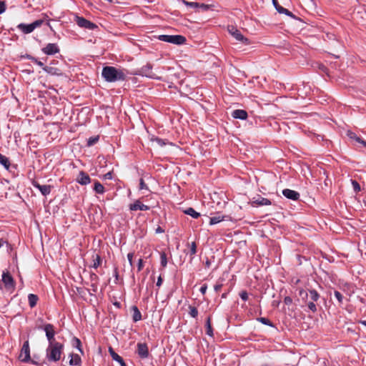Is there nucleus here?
Listing matches in <instances>:
<instances>
[{
  "label": "nucleus",
  "instance_id": "obj_18",
  "mask_svg": "<svg viewBox=\"0 0 366 366\" xmlns=\"http://www.w3.org/2000/svg\"><path fill=\"white\" fill-rule=\"evenodd\" d=\"M186 41V38L182 35H171L169 43L176 44V45H182L184 44Z\"/></svg>",
  "mask_w": 366,
  "mask_h": 366
},
{
  "label": "nucleus",
  "instance_id": "obj_45",
  "mask_svg": "<svg viewBox=\"0 0 366 366\" xmlns=\"http://www.w3.org/2000/svg\"><path fill=\"white\" fill-rule=\"evenodd\" d=\"M213 6L209 4H199V7L202 9L203 11H207L209 9H211Z\"/></svg>",
  "mask_w": 366,
  "mask_h": 366
},
{
  "label": "nucleus",
  "instance_id": "obj_47",
  "mask_svg": "<svg viewBox=\"0 0 366 366\" xmlns=\"http://www.w3.org/2000/svg\"><path fill=\"white\" fill-rule=\"evenodd\" d=\"M232 114H247V113L244 110L235 109L232 112Z\"/></svg>",
  "mask_w": 366,
  "mask_h": 366
},
{
  "label": "nucleus",
  "instance_id": "obj_23",
  "mask_svg": "<svg viewBox=\"0 0 366 366\" xmlns=\"http://www.w3.org/2000/svg\"><path fill=\"white\" fill-rule=\"evenodd\" d=\"M43 69L46 73H48L51 75H57L58 76L61 74L59 69L54 68V67H51V66H44Z\"/></svg>",
  "mask_w": 366,
  "mask_h": 366
},
{
  "label": "nucleus",
  "instance_id": "obj_33",
  "mask_svg": "<svg viewBox=\"0 0 366 366\" xmlns=\"http://www.w3.org/2000/svg\"><path fill=\"white\" fill-rule=\"evenodd\" d=\"M257 320V321L260 322L263 325H268L272 327H274V325L269 319H267L266 317H259Z\"/></svg>",
  "mask_w": 366,
  "mask_h": 366
},
{
  "label": "nucleus",
  "instance_id": "obj_2",
  "mask_svg": "<svg viewBox=\"0 0 366 366\" xmlns=\"http://www.w3.org/2000/svg\"><path fill=\"white\" fill-rule=\"evenodd\" d=\"M64 349V345L63 343L56 342L49 344L46 350V357L48 361L56 362L60 360Z\"/></svg>",
  "mask_w": 366,
  "mask_h": 366
},
{
  "label": "nucleus",
  "instance_id": "obj_39",
  "mask_svg": "<svg viewBox=\"0 0 366 366\" xmlns=\"http://www.w3.org/2000/svg\"><path fill=\"white\" fill-rule=\"evenodd\" d=\"M189 315L191 317H194V318H196L198 315V310L195 307H193L192 305H189Z\"/></svg>",
  "mask_w": 366,
  "mask_h": 366
},
{
  "label": "nucleus",
  "instance_id": "obj_16",
  "mask_svg": "<svg viewBox=\"0 0 366 366\" xmlns=\"http://www.w3.org/2000/svg\"><path fill=\"white\" fill-rule=\"evenodd\" d=\"M129 207L131 211H147L149 209V206L142 204L139 200H136L133 204H130Z\"/></svg>",
  "mask_w": 366,
  "mask_h": 366
},
{
  "label": "nucleus",
  "instance_id": "obj_21",
  "mask_svg": "<svg viewBox=\"0 0 366 366\" xmlns=\"http://www.w3.org/2000/svg\"><path fill=\"white\" fill-rule=\"evenodd\" d=\"M80 364H81L80 357L76 354H71V360L69 361V365H74V366H80Z\"/></svg>",
  "mask_w": 366,
  "mask_h": 366
},
{
  "label": "nucleus",
  "instance_id": "obj_24",
  "mask_svg": "<svg viewBox=\"0 0 366 366\" xmlns=\"http://www.w3.org/2000/svg\"><path fill=\"white\" fill-rule=\"evenodd\" d=\"M205 327H206V334L210 337H213V330L211 325V318L210 317H208L207 318L206 322H205Z\"/></svg>",
  "mask_w": 366,
  "mask_h": 366
},
{
  "label": "nucleus",
  "instance_id": "obj_27",
  "mask_svg": "<svg viewBox=\"0 0 366 366\" xmlns=\"http://www.w3.org/2000/svg\"><path fill=\"white\" fill-rule=\"evenodd\" d=\"M93 258V264L92 267L94 269L98 268L102 264V258L99 254H95L92 256Z\"/></svg>",
  "mask_w": 366,
  "mask_h": 366
},
{
  "label": "nucleus",
  "instance_id": "obj_51",
  "mask_svg": "<svg viewBox=\"0 0 366 366\" xmlns=\"http://www.w3.org/2000/svg\"><path fill=\"white\" fill-rule=\"evenodd\" d=\"M207 290V285L206 284H204L199 289L200 292L202 295H204Z\"/></svg>",
  "mask_w": 366,
  "mask_h": 366
},
{
  "label": "nucleus",
  "instance_id": "obj_60",
  "mask_svg": "<svg viewBox=\"0 0 366 366\" xmlns=\"http://www.w3.org/2000/svg\"><path fill=\"white\" fill-rule=\"evenodd\" d=\"M113 305H114L117 308H119H119H121V307H122L121 303H120L119 302H117V301H116V302H113Z\"/></svg>",
  "mask_w": 366,
  "mask_h": 366
},
{
  "label": "nucleus",
  "instance_id": "obj_19",
  "mask_svg": "<svg viewBox=\"0 0 366 366\" xmlns=\"http://www.w3.org/2000/svg\"><path fill=\"white\" fill-rule=\"evenodd\" d=\"M0 164L8 171H10L11 167L9 158L0 153ZM13 168L16 169L15 165L12 166Z\"/></svg>",
  "mask_w": 366,
  "mask_h": 366
},
{
  "label": "nucleus",
  "instance_id": "obj_28",
  "mask_svg": "<svg viewBox=\"0 0 366 366\" xmlns=\"http://www.w3.org/2000/svg\"><path fill=\"white\" fill-rule=\"evenodd\" d=\"M71 345L73 347H76L80 352L83 353L81 349V342L79 338L74 337L71 340Z\"/></svg>",
  "mask_w": 366,
  "mask_h": 366
},
{
  "label": "nucleus",
  "instance_id": "obj_42",
  "mask_svg": "<svg viewBox=\"0 0 366 366\" xmlns=\"http://www.w3.org/2000/svg\"><path fill=\"white\" fill-rule=\"evenodd\" d=\"M347 136L350 138V139H355L357 142V139H360V137H357V134L350 131V130H347Z\"/></svg>",
  "mask_w": 366,
  "mask_h": 366
},
{
  "label": "nucleus",
  "instance_id": "obj_55",
  "mask_svg": "<svg viewBox=\"0 0 366 366\" xmlns=\"http://www.w3.org/2000/svg\"><path fill=\"white\" fill-rule=\"evenodd\" d=\"M280 101L282 104H285V103H288V102H294V101L292 99H287V98L285 97H281L280 98Z\"/></svg>",
  "mask_w": 366,
  "mask_h": 366
},
{
  "label": "nucleus",
  "instance_id": "obj_20",
  "mask_svg": "<svg viewBox=\"0 0 366 366\" xmlns=\"http://www.w3.org/2000/svg\"><path fill=\"white\" fill-rule=\"evenodd\" d=\"M132 310L133 312V315H132V320L134 322H137L139 320H142V314L139 311V310L138 309V307L136 306V305H133L132 307Z\"/></svg>",
  "mask_w": 366,
  "mask_h": 366
},
{
  "label": "nucleus",
  "instance_id": "obj_3",
  "mask_svg": "<svg viewBox=\"0 0 366 366\" xmlns=\"http://www.w3.org/2000/svg\"><path fill=\"white\" fill-rule=\"evenodd\" d=\"M37 329L45 332V335L48 340L49 345L57 342L56 340L55 339V327L52 324L46 323L44 325H38Z\"/></svg>",
  "mask_w": 366,
  "mask_h": 366
},
{
  "label": "nucleus",
  "instance_id": "obj_30",
  "mask_svg": "<svg viewBox=\"0 0 366 366\" xmlns=\"http://www.w3.org/2000/svg\"><path fill=\"white\" fill-rule=\"evenodd\" d=\"M94 190L97 194H103L104 192V187L99 182L96 181L94 182Z\"/></svg>",
  "mask_w": 366,
  "mask_h": 366
},
{
  "label": "nucleus",
  "instance_id": "obj_57",
  "mask_svg": "<svg viewBox=\"0 0 366 366\" xmlns=\"http://www.w3.org/2000/svg\"><path fill=\"white\" fill-rule=\"evenodd\" d=\"M162 282H163V280H162V277H161V276H159V277H158V279H157V281L156 285H157V287H160V286L162 285Z\"/></svg>",
  "mask_w": 366,
  "mask_h": 366
},
{
  "label": "nucleus",
  "instance_id": "obj_63",
  "mask_svg": "<svg viewBox=\"0 0 366 366\" xmlns=\"http://www.w3.org/2000/svg\"><path fill=\"white\" fill-rule=\"evenodd\" d=\"M90 277H91V280H97L98 279V276L96 274H94V273H92Z\"/></svg>",
  "mask_w": 366,
  "mask_h": 366
},
{
  "label": "nucleus",
  "instance_id": "obj_44",
  "mask_svg": "<svg viewBox=\"0 0 366 366\" xmlns=\"http://www.w3.org/2000/svg\"><path fill=\"white\" fill-rule=\"evenodd\" d=\"M139 189L149 190L148 186L145 184V182L142 178H141L139 179Z\"/></svg>",
  "mask_w": 366,
  "mask_h": 366
},
{
  "label": "nucleus",
  "instance_id": "obj_31",
  "mask_svg": "<svg viewBox=\"0 0 366 366\" xmlns=\"http://www.w3.org/2000/svg\"><path fill=\"white\" fill-rule=\"evenodd\" d=\"M298 295L302 298V300L307 301L308 300V296H309V289H307V290L299 289Z\"/></svg>",
  "mask_w": 366,
  "mask_h": 366
},
{
  "label": "nucleus",
  "instance_id": "obj_43",
  "mask_svg": "<svg viewBox=\"0 0 366 366\" xmlns=\"http://www.w3.org/2000/svg\"><path fill=\"white\" fill-rule=\"evenodd\" d=\"M170 38H171V35H165V34L159 35L158 36L159 40H160L162 41H164V42H168V43H169V41H170Z\"/></svg>",
  "mask_w": 366,
  "mask_h": 366
},
{
  "label": "nucleus",
  "instance_id": "obj_64",
  "mask_svg": "<svg viewBox=\"0 0 366 366\" xmlns=\"http://www.w3.org/2000/svg\"><path fill=\"white\" fill-rule=\"evenodd\" d=\"M8 244V242L6 241H4L3 239H0V248L4 244Z\"/></svg>",
  "mask_w": 366,
  "mask_h": 366
},
{
  "label": "nucleus",
  "instance_id": "obj_50",
  "mask_svg": "<svg viewBox=\"0 0 366 366\" xmlns=\"http://www.w3.org/2000/svg\"><path fill=\"white\" fill-rule=\"evenodd\" d=\"M6 10V5L4 1H0V14L4 13Z\"/></svg>",
  "mask_w": 366,
  "mask_h": 366
},
{
  "label": "nucleus",
  "instance_id": "obj_4",
  "mask_svg": "<svg viewBox=\"0 0 366 366\" xmlns=\"http://www.w3.org/2000/svg\"><path fill=\"white\" fill-rule=\"evenodd\" d=\"M320 295L317 291L315 289H309L308 299L310 300L307 302V307L313 313L317 311V302L320 300Z\"/></svg>",
  "mask_w": 366,
  "mask_h": 366
},
{
  "label": "nucleus",
  "instance_id": "obj_59",
  "mask_svg": "<svg viewBox=\"0 0 366 366\" xmlns=\"http://www.w3.org/2000/svg\"><path fill=\"white\" fill-rule=\"evenodd\" d=\"M357 142L362 144L364 147H366V141H365L362 138L357 139Z\"/></svg>",
  "mask_w": 366,
  "mask_h": 366
},
{
  "label": "nucleus",
  "instance_id": "obj_13",
  "mask_svg": "<svg viewBox=\"0 0 366 366\" xmlns=\"http://www.w3.org/2000/svg\"><path fill=\"white\" fill-rule=\"evenodd\" d=\"M139 72L142 76H145L152 79L156 78L155 74L152 71V66L150 64H147L143 66L141 68Z\"/></svg>",
  "mask_w": 366,
  "mask_h": 366
},
{
  "label": "nucleus",
  "instance_id": "obj_54",
  "mask_svg": "<svg viewBox=\"0 0 366 366\" xmlns=\"http://www.w3.org/2000/svg\"><path fill=\"white\" fill-rule=\"evenodd\" d=\"M284 302L286 304V305H290L292 302V300L290 297H285V299H284Z\"/></svg>",
  "mask_w": 366,
  "mask_h": 366
},
{
  "label": "nucleus",
  "instance_id": "obj_17",
  "mask_svg": "<svg viewBox=\"0 0 366 366\" xmlns=\"http://www.w3.org/2000/svg\"><path fill=\"white\" fill-rule=\"evenodd\" d=\"M76 182L81 185H86L91 182V178L85 172L81 171L76 178Z\"/></svg>",
  "mask_w": 366,
  "mask_h": 366
},
{
  "label": "nucleus",
  "instance_id": "obj_5",
  "mask_svg": "<svg viewBox=\"0 0 366 366\" xmlns=\"http://www.w3.org/2000/svg\"><path fill=\"white\" fill-rule=\"evenodd\" d=\"M43 24V20H36L32 22L30 24H19L17 26V28L21 31L24 34H30L36 28L39 27Z\"/></svg>",
  "mask_w": 366,
  "mask_h": 366
},
{
  "label": "nucleus",
  "instance_id": "obj_29",
  "mask_svg": "<svg viewBox=\"0 0 366 366\" xmlns=\"http://www.w3.org/2000/svg\"><path fill=\"white\" fill-rule=\"evenodd\" d=\"M150 140L153 142H156L159 147L165 146L169 143L167 139H163L157 137H152Z\"/></svg>",
  "mask_w": 366,
  "mask_h": 366
},
{
  "label": "nucleus",
  "instance_id": "obj_11",
  "mask_svg": "<svg viewBox=\"0 0 366 366\" xmlns=\"http://www.w3.org/2000/svg\"><path fill=\"white\" fill-rule=\"evenodd\" d=\"M32 185L35 188L38 189L40 191V192L41 193V194L44 196H46V195L49 194L51 191V188H52V186H51V185H46V184L41 185L36 181H33Z\"/></svg>",
  "mask_w": 366,
  "mask_h": 366
},
{
  "label": "nucleus",
  "instance_id": "obj_8",
  "mask_svg": "<svg viewBox=\"0 0 366 366\" xmlns=\"http://www.w3.org/2000/svg\"><path fill=\"white\" fill-rule=\"evenodd\" d=\"M76 23L79 26L88 29L89 30H94V29L97 28V26L95 24L84 19V17L76 16Z\"/></svg>",
  "mask_w": 366,
  "mask_h": 366
},
{
  "label": "nucleus",
  "instance_id": "obj_9",
  "mask_svg": "<svg viewBox=\"0 0 366 366\" xmlns=\"http://www.w3.org/2000/svg\"><path fill=\"white\" fill-rule=\"evenodd\" d=\"M251 204L252 206H267L271 205L272 202L269 199L257 195L252 198Z\"/></svg>",
  "mask_w": 366,
  "mask_h": 366
},
{
  "label": "nucleus",
  "instance_id": "obj_22",
  "mask_svg": "<svg viewBox=\"0 0 366 366\" xmlns=\"http://www.w3.org/2000/svg\"><path fill=\"white\" fill-rule=\"evenodd\" d=\"M28 300L29 306L32 308L36 305L37 302L39 300V297L37 295L34 294H29L28 295Z\"/></svg>",
  "mask_w": 366,
  "mask_h": 366
},
{
  "label": "nucleus",
  "instance_id": "obj_10",
  "mask_svg": "<svg viewBox=\"0 0 366 366\" xmlns=\"http://www.w3.org/2000/svg\"><path fill=\"white\" fill-rule=\"evenodd\" d=\"M41 51L46 55H54L59 52V48L56 44L49 43Z\"/></svg>",
  "mask_w": 366,
  "mask_h": 366
},
{
  "label": "nucleus",
  "instance_id": "obj_46",
  "mask_svg": "<svg viewBox=\"0 0 366 366\" xmlns=\"http://www.w3.org/2000/svg\"><path fill=\"white\" fill-rule=\"evenodd\" d=\"M239 297L244 301H247L248 300V293L247 291L243 290L239 293Z\"/></svg>",
  "mask_w": 366,
  "mask_h": 366
},
{
  "label": "nucleus",
  "instance_id": "obj_36",
  "mask_svg": "<svg viewBox=\"0 0 366 366\" xmlns=\"http://www.w3.org/2000/svg\"><path fill=\"white\" fill-rule=\"evenodd\" d=\"M189 248H190L189 254H190L191 257L193 258L194 255L197 252V244H196V242H192L190 244H189Z\"/></svg>",
  "mask_w": 366,
  "mask_h": 366
},
{
  "label": "nucleus",
  "instance_id": "obj_52",
  "mask_svg": "<svg viewBox=\"0 0 366 366\" xmlns=\"http://www.w3.org/2000/svg\"><path fill=\"white\" fill-rule=\"evenodd\" d=\"M112 178H113V176H112V172H109L104 175V179H112Z\"/></svg>",
  "mask_w": 366,
  "mask_h": 366
},
{
  "label": "nucleus",
  "instance_id": "obj_56",
  "mask_svg": "<svg viewBox=\"0 0 366 366\" xmlns=\"http://www.w3.org/2000/svg\"><path fill=\"white\" fill-rule=\"evenodd\" d=\"M222 287V284H217L214 285V289L215 292H218L221 290Z\"/></svg>",
  "mask_w": 366,
  "mask_h": 366
},
{
  "label": "nucleus",
  "instance_id": "obj_25",
  "mask_svg": "<svg viewBox=\"0 0 366 366\" xmlns=\"http://www.w3.org/2000/svg\"><path fill=\"white\" fill-rule=\"evenodd\" d=\"M184 213L192 217L194 219H197L199 217H200V214L195 211L192 207L187 208L185 210H184Z\"/></svg>",
  "mask_w": 366,
  "mask_h": 366
},
{
  "label": "nucleus",
  "instance_id": "obj_40",
  "mask_svg": "<svg viewBox=\"0 0 366 366\" xmlns=\"http://www.w3.org/2000/svg\"><path fill=\"white\" fill-rule=\"evenodd\" d=\"M182 2L187 6H189L192 8H198L199 7V3H197V2H190V1H188L186 0H182Z\"/></svg>",
  "mask_w": 366,
  "mask_h": 366
},
{
  "label": "nucleus",
  "instance_id": "obj_12",
  "mask_svg": "<svg viewBox=\"0 0 366 366\" xmlns=\"http://www.w3.org/2000/svg\"><path fill=\"white\" fill-rule=\"evenodd\" d=\"M137 354L138 355L142 358L145 359L147 358L149 356V349L148 346L146 343H137Z\"/></svg>",
  "mask_w": 366,
  "mask_h": 366
},
{
  "label": "nucleus",
  "instance_id": "obj_41",
  "mask_svg": "<svg viewBox=\"0 0 366 366\" xmlns=\"http://www.w3.org/2000/svg\"><path fill=\"white\" fill-rule=\"evenodd\" d=\"M351 181H352V185L355 192L358 193L359 192H360L361 188H360V184L356 180L352 179Z\"/></svg>",
  "mask_w": 366,
  "mask_h": 366
},
{
  "label": "nucleus",
  "instance_id": "obj_58",
  "mask_svg": "<svg viewBox=\"0 0 366 366\" xmlns=\"http://www.w3.org/2000/svg\"><path fill=\"white\" fill-rule=\"evenodd\" d=\"M234 119H239L242 120L247 119L248 116H232Z\"/></svg>",
  "mask_w": 366,
  "mask_h": 366
},
{
  "label": "nucleus",
  "instance_id": "obj_38",
  "mask_svg": "<svg viewBox=\"0 0 366 366\" xmlns=\"http://www.w3.org/2000/svg\"><path fill=\"white\" fill-rule=\"evenodd\" d=\"M160 263L163 267H165L167 264V257L165 252H162L160 254Z\"/></svg>",
  "mask_w": 366,
  "mask_h": 366
},
{
  "label": "nucleus",
  "instance_id": "obj_32",
  "mask_svg": "<svg viewBox=\"0 0 366 366\" xmlns=\"http://www.w3.org/2000/svg\"><path fill=\"white\" fill-rule=\"evenodd\" d=\"M224 219V216H215L212 217L209 219V224L211 225L216 224L217 223H219L220 222L223 221Z\"/></svg>",
  "mask_w": 366,
  "mask_h": 366
},
{
  "label": "nucleus",
  "instance_id": "obj_48",
  "mask_svg": "<svg viewBox=\"0 0 366 366\" xmlns=\"http://www.w3.org/2000/svg\"><path fill=\"white\" fill-rule=\"evenodd\" d=\"M144 267V262H143V259H139V261H138V264H137V269L138 271H141Z\"/></svg>",
  "mask_w": 366,
  "mask_h": 366
},
{
  "label": "nucleus",
  "instance_id": "obj_15",
  "mask_svg": "<svg viewBox=\"0 0 366 366\" xmlns=\"http://www.w3.org/2000/svg\"><path fill=\"white\" fill-rule=\"evenodd\" d=\"M282 194L287 199H292V200H298L300 199V194L299 192L292 190L290 189H285L282 190Z\"/></svg>",
  "mask_w": 366,
  "mask_h": 366
},
{
  "label": "nucleus",
  "instance_id": "obj_61",
  "mask_svg": "<svg viewBox=\"0 0 366 366\" xmlns=\"http://www.w3.org/2000/svg\"><path fill=\"white\" fill-rule=\"evenodd\" d=\"M164 232V230L159 226L156 229V233H162Z\"/></svg>",
  "mask_w": 366,
  "mask_h": 366
},
{
  "label": "nucleus",
  "instance_id": "obj_26",
  "mask_svg": "<svg viewBox=\"0 0 366 366\" xmlns=\"http://www.w3.org/2000/svg\"><path fill=\"white\" fill-rule=\"evenodd\" d=\"M109 352L113 360L117 361L119 363L122 361L123 358L115 352L112 347H109Z\"/></svg>",
  "mask_w": 366,
  "mask_h": 366
},
{
  "label": "nucleus",
  "instance_id": "obj_14",
  "mask_svg": "<svg viewBox=\"0 0 366 366\" xmlns=\"http://www.w3.org/2000/svg\"><path fill=\"white\" fill-rule=\"evenodd\" d=\"M2 282H4L6 287H14V280L8 271L3 272Z\"/></svg>",
  "mask_w": 366,
  "mask_h": 366
},
{
  "label": "nucleus",
  "instance_id": "obj_53",
  "mask_svg": "<svg viewBox=\"0 0 366 366\" xmlns=\"http://www.w3.org/2000/svg\"><path fill=\"white\" fill-rule=\"evenodd\" d=\"M32 61L34 62L35 64H36L38 66H41V67H44L45 66L44 65V64L41 61H39L36 58L35 59H32Z\"/></svg>",
  "mask_w": 366,
  "mask_h": 366
},
{
  "label": "nucleus",
  "instance_id": "obj_62",
  "mask_svg": "<svg viewBox=\"0 0 366 366\" xmlns=\"http://www.w3.org/2000/svg\"><path fill=\"white\" fill-rule=\"evenodd\" d=\"M114 275L116 280H118V278H119V273H118V269L117 268L114 269Z\"/></svg>",
  "mask_w": 366,
  "mask_h": 366
},
{
  "label": "nucleus",
  "instance_id": "obj_37",
  "mask_svg": "<svg viewBox=\"0 0 366 366\" xmlns=\"http://www.w3.org/2000/svg\"><path fill=\"white\" fill-rule=\"evenodd\" d=\"M334 295L335 297V298L337 299V302H338V304L340 305L342 304L343 302V299H344V297L343 295L341 294V292H340L339 291H337L335 290L334 292Z\"/></svg>",
  "mask_w": 366,
  "mask_h": 366
},
{
  "label": "nucleus",
  "instance_id": "obj_34",
  "mask_svg": "<svg viewBox=\"0 0 366 366\" xmlns=\"http://www.w3.org/2000/svg\"><path fill=\"white\" fill-rule=\"evenodd\" d=\"M99 139V136L91 137L88 139L86 145L88 147H92L94 144H95L96 143H97Z\"/></svg>",
  "mask_w": 366,
  "mask_h": 366
},
{
  "label": "nucleus",
  "instance_id": "obj_49",
  "mask_svg": "<svg viewBox=\"0 0 366 366\" xmlns=\"http://www.w3.org/2000/svg\"><path fill=\"white\" fill-rule=\"evenodd\" d=\"M133 257H134V253L133 252L128 253L127 259H128V261H129V264L131 266H132V264H133V261H132Z\"/></svg>",
  "mask_w": 366,
  "mask_h": 366
},
{
  "label": "nucleus",
  "instance_id": "obj_1",
  "mask_svg": "<svg viewBox=\"0 0 366 366\" xmlns=\"http://www.w3.org/2000/svg\"><path fill=\"white\" fill-rule=\"evenodd\" d=\"M102 75L108 82L122 81L126 78V74L123 70L109 66L103 68Z\"/></svg>",
  "mask_w": 366,
  "mask_h": 366
},
{
  "label": "nucleus",
  "instance_id": "obj_7",
  "mask_svg": "<svg viewBox=\"0 0 366 366\" xmlns=\"http://www.w3.org/2000/svg\"><path fill=\"white\" fill-rule=\"evenodd\" d=\"M19 359L25 363L30 362L31 356H30V348L29 341H25L23 344L22 348L21 350V353L19 356Z\"/></svg>",
  "mask_w": 366,
  "mask_h": 366
},
{
  "label": "nucleus",
  "instance_id": "obj_35",
  "mask_svg": "<svg viewBox=\"0 0 366 366\" xmlns=\"http://www.w3.org/2000/svg\"><path fill=\"white\" fill-rule=\"evenodd\" d=\"M277 11L280 14H285L287 16H292V14L287 9L281 6H276Z\"/></svg>",
  "mask_w": 366,
  "mask_h": 366
},
{
  "label": "nucleus",
  "instance_id": "obj_6",
  "mask_svg": "<svg viewBox=\"0 0 366 366\" xmlns=\"http://www.w3.org/2000/svg\"><path fill=\"white\" fill-rule=\"evenodd\" d=\"M229 33L238 41L247 45L249 44V41L247 38L244 37L243 34L236 27L233 26H228Z\"/></svg>",
  "mask_w": 366,
  "mask_h": 366
}]
</instances>
